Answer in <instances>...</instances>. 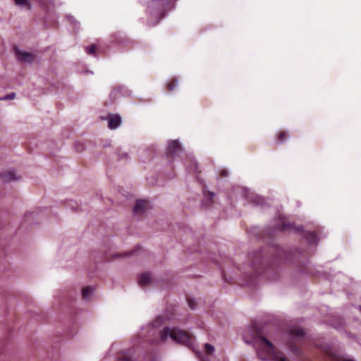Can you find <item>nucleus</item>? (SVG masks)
I'll return each instance as SVG.
<instances>
[{"mask_svg":"<svg viewBox=\"0 0 361 361\" xmlns=\"http://www.w3.org/2000/svg\"><path fill=\"white\" fill-rule=\"evenodd\" d=\"M178 80L177 78H172L167 83V88L170 92H173L178 86Z\"/></svg>","mask_w":361,"mask_h":361,"instance_id":"10","label":"nucleus"},{"mask_svg":"<svg viewBox=\"0 0 361 361\" xmlns=\"http://www.w3.org/2000/svg\"><path fill=\"white\" fill-rule=\"evenodd\" d=\"M16 97V94L14 92L8 94L4 97L1 98L3 100H8V99H13Z\"/></svg>","mask_w":361,"mask_h":361,"instance_id":"17","label":"nucleus"},{"mask_svg":"<svg viewBox=\"0 0 361 361\" xmlns=\"http://www.w3.org/2000/svg\"><path fill=\"white\" fill-rule=\"evenodd\" d=\"M190 306L192 309H194V307L192 306V305L190 303Z\"/></svg>","mask_w":361,"mask_h":361,"instance_id":"21","label":"nucleus"},{"mask_svg":"<svg viewBox=\"0 0 361 361\" xmlns=\"http://www.w3.org/2000/svg\"><path fill=\"white\" fill-rule=\"evenodd\" d=\"M148 203L142 200H137L133 209L135 214H142L147 209Z\"/></svg>","mask_w":361,"mask_h":361,"instance_id":"7","label":"nucleus"},{"mask_svg":"<svg viewBox=\"0 0 361 361\" xmlns=\"http://www.w3.org/2000/svg\"><path fill=\"white\" fill-rule=\"evenodd\" d=\"M280 143H283L288 138V133L286 131H281L277 135Z\"/></svg>","mask_w":361,"mask_h":361,"instance_id":"13","label":"nucleus"},{"mask_svg":"<svg viewBox=\"0 0 361 361\" xmlns=\"http://www.w3.org/2000/svg\"><path fill=\"white\" fill-rule=\"evenodd\" d=\"M138 281L141 286L148 285L152 281L151 275L147 273H143L139 276Z\"/></svg>","mask_w":361,"mask_h":361,"instance_id":"9","label":"nucleus"},{"mask_svg":"<svg viewBox=\"0 0 361 361\" xmlns=\"http://www.w3.org/2000/svg\"><path fill=\"white\" fill-rule=\"evenodd\" d=\"M106 119L108 121V128L111 130H114L118 128L122 121L121 116L117 114H109Z\"/></svg>","mask_w":361,"mask_h":361,"instance_id":"5","label":"nucleus"},{"mask_svg":"<svg viewBox=\"0 0 361 361\" xmlns=\"http://www.w3.org/2000/svg\"><path fill=\"white\" fill-rule=\"evenodd\" d=\"M221 175L224 176H226L228 175V173L226 171H222Z\"/></svg>","mask_w":361,"mask_h":361,"instance_id":"20","label":"nucleus"},{"mask_svg":"<svg viewBox=\"0 0 361 361\" xmlns=\"http://www.w3.org/2000/svg\"><path fill=\"white\" fill-rule=\"evenodd\" d=\"M16 59L18 61L25 63H31L35 59V56L27 51H22L20 49H16Z\"/></svg>","mask_w":361,"mask_h":361,"instance_id":"4","label":"nucleus"},{"mask_svg":"<svg viewBox=\"0 0 361 361\" xmlns=\"http://www.w3.org/2000/svg\"><path fill=\"white\" fill-rule=\"evenodd\" d=\"M293 336L296 337H302L305 335V332L302 329H297L292 331Z\"/></svg>","mask_w":361,"mask_h":361,"instance_id":"16","label":"nucleus"},{"mask_svg":"<svg viewBox=\"0 0 361 361\" xmlns=\"http://www.w3.org/2000/svg\"><path fill=\"white\" fill-rule=\"evenodd\" d=\"M360 309H361V306H360Z\"/></svg>","mask_w":361,"mask_h":361,"instance_id":"22","label":"nucleus"},{"mask_svg":"<svg viewBox=\"0 0 361 361\" xmlns=\"http://www.w3.org/2000/svg\"><path fill=\"white\" fill-rule=\"evenodd\" d=\"M257 347V355L262 360H271L274 361H287L282 353L275 350L274 345L264 336H259L255 338Z\"/></svg>","mask_w":361,"mask_h":361,"instance_id":"1","label":"nucleus"},{"mask_svg":"<svg viewBox=\"0 0 361 361\" xmlns=\"http://www.w3.org/2000/svg\"><path fill=\"white\" fill-rule=\"evenodd\" d=\"M94 290L92 287H85L82 289V295L85 299H88Z\"/></svg>","mask_w":361,"mask_h":361,"instance_id":"12","label":"nucleus"},{"mask_svg":"<svg viewBox=\"0 0 361 361\" xmlns=\"http://www.w3.org/2000/svg\"><path fill=\"white\" fill-rule=\"evenodd\" d=\"M165 4V0H152L147 5V12L159 20L163 17Z\"/></svg>","mask_w":361,"mask_h":361,"instance_id":"3","label":"nucleus"},{"mask_svg":"<svg viewBox=\"0 0 361 361\" xmlns=\"http://www.w3.org/2000/svg\"><path fill=\"white\" fill-rule=\"evenodd\" d=\"M338 361H354V360H352V359H349V358H343V357H342V358H340L338 360Z\"/></svg>","mask_w":361,"mask_h":361,"instance_id":"19","label":"nucleus"},{"mask_svg":"<svg viewBox=\"0 0 361 361\" xmlns=\"http://www.w3.org/2000/svg\"><path fill=\"white\" fill-rule=\"evenodd\" d=\"M169 151L170 154L176 156L182 152V148L178 140H173L169 142Z\"/></svg>","mask_w":361,"mask_h":361,"instance_id":"6","label":"nucleus"},{"mask_svg":"<svg viewBox=\"0 0 361 361\" xmlns=\"http://www.w3.org/2000/svg\"><path fill=\"white\" fill-rule=\"evenodd\" d=\"M160 339L165 342L169 338L175 342L188 345L190 344V336L185 331L175 328L165 327L159 333Z\"/></svg>","mask_w":361,"mask_h":361,"instance_id":"2","label":"nucleus"},{"mask_svg":"<svg viewBox=\"0 0 361 361\" xmlns=\"http://www.w3.org/2000/svg\"><path fill=\"white\" fill-rule=\"evenodd\" d=\"M96 45L92 44L88 47H85V51L87 52V54H90V55H96Z\"/></svg>","mask_w":361,"mask_h":361,"instance_id":"14","label":"nucleus"},{"mask_svg":"<svg viewBox=\"0 0 361 361\" xmlns=\"http://www.w3.org/2000/svg\"><path fill=\"white\" fill-rule=\"evenodd\" d=\"M204 349H205L206 353L208 354H211V353H214V346L209 343H205Z\"/></svg>","mask_w":361,"mask_h":361,"instance_id":"15","label":"nucleus"},{"mask_svg":"<svg viewBox=\"0 0 361 361\" xmlns=\"http://www.w3.org/2000/svg\"><path fill=\"white\" fill-rule=\"evenodd\" d=\"M16 5L26 7L28 10L32 9V5L28 0H14Z\"/></svg>","mask_w":361,"mask_h":361,"instance_id":"11","label":"nucleus"},{"mask_svg":"<svg viewBox=\"0 0 361 361\" xmlns=\"http://www.w3.org/2000/svg\"><path fill=\"white\" fill-rule=\"evenodd\" d=\"M121 361H133V360L128 356H123Z\"/></svg>","mask_w":361,"mask_h":361,"instance_id":"18","label":"nucleus"},{"mask_svg":"<svg viewBox=\"0 0 361 361\" xmlns=\"http://www.w3.org/2000/svg\"><path fill=\"white\" fill-rule=\"evenodd\" d=\"M3 180L4 182H10L12 180H18V178L16 177L15 172L13 171H9L1 175Z\"/></svg>","mask_w":361,"mask_h":361,"instance_id":"8","label":"nucleus"}]
</instances>
